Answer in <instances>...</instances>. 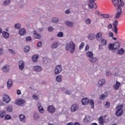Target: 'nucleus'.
I'll list each match as a JSON object with an SVG mask.
<instances>
[{"mask_svg":"<svg viewBox=\"0 0 125 125\" xmlns=\"http://www.w3.org/2000/svg\"><path fill=\"white\" fill-rule=\"evenodd\" d=\"M65 49L67 50L70 49V52L73 54L75 50V44L73 42H70V43H67L66 44Z\"/></svg>","mask_w":125,"mask_h":125,"instance_id":"f257e3e1","label":"nucleus"},{"mask_svg":"<svg viewBox=\"0 0 125 125\" xmlns=\"http://www.w3.org/2000/svg\"><path fill=\"white\" fill-rule=\"evenodd\" d=\"M5 120H11V116L10 115L7 114L6 115V111H1L0 114V118H3L4 117Z\"/></svg>","mask_w":125,"mask_h":125,"instance_id":"f03ea898","label":"nucleus"},{"mask_svg":"<svg viewBox=\"0 0 125 125\" xmlns=\"http://www.w3.org/2000/svg\"><path fill=\"white\" fill-rule=\"evenodd\" d=\"M79 109V106L77 104H75L71 105V112L74 113V112H76L78 111Z\"/></svg>","mask_w":125,"mask_h":125,"instance_id":"7ed1b4c3","label":"nucleus"},{"mask_svg":"<svg viewBox=\"0 0 125 125\" xmlns=\"http://www.w3.org/2000/svg\"><path fill=\"white\" fill-rule=\"evenodd\" d=\"M96 0H89L90 4H89V6L91 8V9H96L97 6V5L95 3H93L94 1Z\"/></svg>","mask_w":125,"mask_h":125,"instance_id":"20e7f679","label":"nucleus"},{"mask_svg":"<svg viewBox=\"0 0 125 125\" xmlns=\"http://www.w3.org/2000/svg\"><path fill=\"white\" fill-rule=\"evenodd\" d=\"M124 113V110L122 108H118L115 112V115L117 117H120Z\"/></svg>","mask_w":125,"mask_h":125,"instance_id":"39448f33","label":"nucleus"},{"mask_svg":"<svg viewBox=\"0 0 125 125\" xmlns=\"http://www.w3.org/2000/svg\"><path fill=\"white\" fill-rule=\"evenodd\" d=\"M3 101L6 103H9L11 101V98L9 97L8 95H4L3 97Z\"/></svg>","mask_w":125,"mask_h":125,"instance_id":"423d86ee","label":"nucleus"},{"mask_svg":"<svg viewBox=\"0 0 125 125\" xmlns=\"http://www.w3.org/2000/svg\"><path fill=\"white\" fill-rule=\"evenodd\" d=\"M25 103L24 100L21 99H19L16 101V104L19 105V106H21V105H23Z\"/></svg>","mask_w":125,"mask_h":125,"instance_id":"0eeeda50","label":"nucleus"},{"mask_svg":"<svg viewBox=\"0 0 125 125\" xmlns=\"http://www.w3.org/2000/svg\"><path fill=\"white\" fill-rule=\"evenodd\" d=\"M55 108L52 105H49L47 108V111H48V112L51 114H53V113H55Z\"/></svg>","mask_w":125,"mask_h":125,"instance_id":"6e6552de","label":"nucleus"},{"mask_svg":"<svg viewBox=\"0 0 125 125\" xmlns=\"http://www.w3.org/2000/svg\"><path fill=\"white\" fill-rule=\"evenodd\" d=\"M62 70V66L60 65H58L56 67L55 69V73L56 74L60 73Z\"/></svg>","mask_w":125,"mask_h":125,"instance_id":"1a4fd4ad","label":"nucleus"},{"mask_svg":"<svg viewBox=\"0 0 125 125\" xmlns=\"http://www.w3.org/2000/svg\"><path fill=\"white\" fill-rule=\"evenodd\" d=\"M34 38L35 39H40L42 38L41 35L39 33H37L36 31L34 30L33 32Z\"/></svg>","mask_w":125,"mask_h":125,"instance_id":"9d476101","label":"nucleus"},{"mask_svg":"<svg viewBox=\"0 0 125 125\" xmlns=\"http://www.w3.org/2000/svg\"><path fill=\"white\" fill-rule=\"evenodd\" d=\"M37 105H38V108L40 113L41 114H43L44 112V108L42 107V106H41V104L39 103Z\"/></svg>","mask_w":125,"mask_h":125,"instance_id":"9b49d317","label":"nucleus"},{"mask_svg":"<svg viewBox=\"0 0 125 125\" xmlns=\"http://www.w3.org/2000/svg\"><path fill=\"white\" fill-rule=\"evenodd\" d=\"M112 2L115 7L118 6V8H121V5L120 4H119V0H112Z\"/></svg>","mask_w":125,"mask_h":125,"instance_id":"f8f14e48","label":"nucleus"},{"mask_svg":"<svg viewBox=\"0 0 125 125\" xmlns=\"http://www.w3.org/2000/svg\"><path fill=\"white\" fill-rule=\"evenodd\" d=\"M10 69V68H9V65H7V64L5 65L2 68V70L5 72H9Z\"/></svg>","mask_w":125,"mask_h":125,"instance_id":"ddd939ff","label":"nucleus"},{"mask_svg":"<svg viewBox=\"0 0 125 125\" xmlns=\"http://www.w3.org/2000/svg\"><path fill=\"white\" fill-rule=\"evenodd\" d=\"M19 69L22 70L24 67V63L22 61H20L19 62Z\"/></svg>","mask_w":125,"mask_h":125,"instance_id":"4468645a","label":"nucleus"},{"mask_svg":"<svg viewBox=\"0 0 125 125\" xmlns=\"http://www.w3.org/2000/svg\"><path fill=\"white\" fill-rule=\"evenodd\" d=\"M95 38H96L97 41H101L103 39L102 34L99 32L95 36Z\"/></svg>","mask_w":125,"mask_h":125,"instance_id":"2eb2a0df","label":"nucleus"},{"mask_svg":"<svg viewBox=\"0 0 125 125\" xmlns=\"http://www.w3.org/2000/svg\"><path fill=\"white\" fill-rule=\"evenodd\" d=\"M82 103L83 105H87L89 103V100L87 98H83L82 100Z\"/></svg>","mask_w":125,"mask_h":125,"instance_id":"dca6fc26","label":"nucleus"},{"mask_svg":"<svg viewBox=\"0 0 125 125\" xmlns=\"http://www.w3.org/2000/svg\"><path fill=\"white\" fill-rule=\"evenodd\" d=\"M105 83L104 79L101 80L99 81L98 85L99 87L102 86Z\"/></svg>","mask_w":125,"mask_h":125,"instance_id":"f3484780","label":"nucleus"},{"mask_svg":"<svg viewBox=\"0 0 125 125\" xmlns=\"http://www.w3.org/2000/svg\"><path fill=\"white\" fill-rule=\"evenodd\" d=\"M96 38L94 34H90L88 35V38L89 40H94Z\"/></svg>","mask_w":125,"mask_h":125,"instance_id":"a211bd4d","label":"nucleus"},{"mask_svg":"<svg viewBox=\"0 0 125 125\" xmlns=\"http://www.w3.org/2000/svg\"><path fill=\"white\" fill-rule=\"evenodd\" d=\"M98 121L100 125H104V120L103 116H100L98 119Z\"/></svg>","mask_w":125,"mask_h":125,"instance_id":"6ab92c4d","label":"nucleus"},{"mask_svg":"<svg viewBox=\"0 0 125 125\" xmlns=\"http://www.w3.org/2000/svg\"><path fill=\"white\" fill-rule=\"evenodd\" d=\"M20 120L21 122H22L23 123H25L26 121L25 117L23 114H21L19 116Z\"/></svg>","mask_w":125,"mask_h":125,"instance_id":"aec40b11","label":"nucleus"},{"mask_svg":"<svg viewBox=\"0 0 125 125\" xmlns=\"http://www.w3.org/2000/svg\"><path fill=\"white\" fill-rule=\"evenodd\" d=\"M121 85V83L118 81H116V84L114 85V89L115 90H118Z\"/></svg>","mask_w":125,"mask_h":125,"instance_id":"412c9836","label":"nucleus"},{"mask_svg":"<svg viewBox=\"0 0 125 125\" xmlns=\"http://www.w3.org/2000/svg\"><path fill=\"white\" fill-rule=\"evenodd\" d=\"M113 47H114V49L115 50H117L119 49L120 48V44L118 42H116L113 44Z\"/></svg>","mask_w":125,"mask_h":125,"instance_id":"4be33fe9","label":"nucleus"},{"mask_svg":"<svg viewBox=\"0 0 125 125\" xmlns=\"http://www.w3.org/2000/svg\"><path fill=\"white\" fill-rule=\"evenodd\" d=\"M7 112H12L13 110V105L12 104L9 105L6 107Z\"/></svg>","mask_w":125,"mask_h":125,"instance_id":"5701e85b","label":"nucleus"},{"mask_svg":"<svg viewBox=\"0 0 125 125\" xmlns=\"http://www.w3.org/2000/svg\"><path fill=\"white\" fill-rule=\"evenodd\" d=\"M13 83H12V80H9L7 83V86L8 87V88H10V87H11V86L13 85Z\"/></svg>","mask_w":125,"mask_h":125,"instance_id":"b1692460","label":"nucleus"},{"mask_svg":"<svg viewBox=\"0 0 125 125\" xmlns=\"http://www.w3.org/2000/svg\"><path fill=\"white\" fill-rule=\"evenodd\" d=\"M108 95V93L107 92L104 93V94H102L100 98L101 100H103V99H105V98H106V97H107Z\"/></svg>","mask_w":125,"mask_h":125,"instance_id":"393cba45","label":"nucleus"},{"mask_svg":"<svg viewBox=\"0 0 125 125\" xmlns=\"http://www.w3.org/2000/svg\"><path fill=\"white\" fill-rule=\"evenodd\" d=\"M26 34V32L24 29L21 28L19 31V34L21 36H23Z\"/></svg>","mask_w":125,"mask_h":125,"instance_id":"a878e982","label":"nucleus"},{"mask_svg":"<svg viewBox=\"0 0 125 125\" xmlns=\"http://www.w3.org/2000/svg\"><path fill=\"white\" fill-rule=\"evenodd\" d=\"M86 56L87 57L90 59L93 57V54L92 52L88 51L86 53Z\"/></svg>","mask_w":125,"mask_h":125,"instance_id":"bb28decb","label":"nucleus"},{"mask_svg":"<svg viewBox=\"0 0 125 125\" xmlns=\"http://www.w3.org/2000/svg\"><path fill=\"white\" fill-rule=\"evenodd\" d=\"M119 12L116 15V18L118 19L120 17L122 14V9L120 8H118Z\"/></svg>","mask_w":125,"mask_h":125,"instance_id":"cd10ccee","label":"nucleus"},{"mask_svg":"<svg viewBox=\"0 0 125 125\" xmlns=\"http://www.w3.org/2000/svg\"><path fill=\"white\" fill-rule=\"evenodd\" d=\"M33 69L35 71L39 72L42 70V68L39 66H35L33 67Z\"/></svg>","mask_w":125,"mask_h":125,"instance_id":"c85d7f7f","label":"nucleus"},{"mask_svg":"<svg viewBox=\"0 0 125 125\" xmlns=\"http://www.w3.org/2000/svg\"><path fill=\"white\" fill-rule=\"evenodd\" d=\"M58 45H59L58 42H53L52 44L51 48L53 49L56 48L58 46Z\"/></svg>","mask_w":125,"mask_h":125,"instance_id":"c756f323","label":"nucleus"},{"mask_svg":"<svg viewBox=\"0 0 125 125\" xmlns=\"http://www.w3.org/2000/svg\"><path fill=\"white\" fill-rule=\"evenodd\" d=\"M2 35H3V37L6 39L8 38V37H9V33H7L6 32H3Z\"/></svg>","mask_w":125,"mask_h":125,"instance_id":"7c9ffc66","label":"nucleus"},{"mask_svg":"<svg viewBox=\"0 0 125 125\" xmlns=\"http://www.w3.org/2000/svg\"><path fill=\"white\" fill-rule=\"evenodd\" d=\"M65 24H66L67 26H68L69 27H72L73 25L74 24L73 22H69L68 21H66Z\"/></svg>","mask_w":125,"mask_h":125,"instance_id":"2f4dec72","label":"nucleus"},{"mask_svg":"<svg viewBox=\"0 0 125 125\" xmlns=\"http://www.w3.org/2000/svg\"><path fill=\"white\" fill-rule=\"evenodd\" d=\"M39 56L38 55H34L32 58V61L33 62H36L38 61Z\"/></svg>","mask_w":125,"mask_h":125,"instance_id":"473e14b6","label":"nucleus"},{"mask_svg":"<svg viewBox=\"0 0 125 125\" xmlns=\"http://www.w3.org/2000/svg\"><path fill=\"white\" fill-rule=\"evenodd\" d=\"M90 62L92 63H95V62H96V61H97V59L95 57L93 58V57L92 58H91L90 59Z\"/></svg>","mask_w":125,"mask_h":125,"instance_id":"72a5a7b5","label":"nucleus"},{"mask_svg":"<svg viewBox=\"0 0 125 125\" xmlns=\"http://www.w3.org/2000/svg\"><path fill=\"white\" fill-rule=\"evenodd\" d=\"M89 104H90L91 106V108L92 109H94V103L93 102V101L92 100H89Z\"/></svg>","mask_w":125,"mask_h":125,"instance_id":"f704fd0d","label":"nucleus"},{"mask_svg":"<svg viewBox=\"0 0 125 125\" xmlns=\"http://www.w3.org/2000/svg\"><path fill=\"white\" fill-rule=\"evenodd\" d=\"M101 43L103 45H105L107 44V41L104 39H102L101 40Z\"/></svg>","mask_w":125,"mask_h":125,"instance_id":"c9c22d12","label":"nucleus"},{"mask_svg":"<svg viewBox=\"0 0 125 125\" xmlns=\"http://www.w3.org/2000/svg\"><path fill=\"white\" fill-rule=\"evenodd\" d=\"M33 117H34V120H39V116L38 114L37 113H36V112H35L34 113Z\"/></svg>","mask_w":125,"mask_h":125,"instance_id":"e433bc0d","label":"nucleus"},{"mask_svg":"<svg viewBox=\"0 0 125 125\" xmlns=\"http://www.w3.org/2000/svg\"><path fill=\"white\" fill-rule=\"evenodd\" d=\"M30 50V47L28 46H26L24 48V50L25 52H28Z\"/></svg>","mask_w":125,"mask_h":125,"instance_id":"4c0bfd02","label":"nucleus"},{"mask_svg":"<svg viewBox=\"0 0 125 125\" xmlns=\"http://www.w3.org/2000/svg\"><path fill=\"white\" fill-rule=\"evenodd\" d=\"M119 24L117 21H115L113 22V25L114 28H117L118 25Z\"/></svg>","mask_w":125,"mask_h":125,"instance_id":"58836bf2","label":"nucleus"},{"mask_svg":"<svg viewBox=\"0 0 125 125\" xmlns=\"http://www.w3.org/2000/svg\"><path fill=\"white\" fill-rule=\"evenodd\" d=\"M56 80L57 81H58V82H61L62 81V77L61 76L59 75L56 77Z\"/></svg>","mask_w":125,"mask_h":125,"instance_id":"ea45409f","label":"nucleus"},{"mask_svg":"<svg viewBox=\"0 0 125 125\" xmlns=\"http://www.w3.org/2000/svg\"><path fill=\"white\" fill-rule=\"evenodd\" d=\"M125 53V50L122 48L118 51V53L119 54H123Z\"/></svg>","mask_w":125,"mask_h":125,"instance_id":"a19ab883","label":"nucleus"},{"mask_svg":"<svg viewBox=\"0 0 125 125\" xmlns=\"http://www.w3.org/2000/svg\"><path fill=\"white\" fill-rule=\"evenodd\" d=\"M10 3V0H6L3 3V5H6Z\"/></svg>","mask_w":125,"mask_h":125,"instance_id":"79ce46f5","label":"nucleus"},{"mask_svg":"<svg viewBox=\"0 0 125 125\" xmlns=\"http://www.w3.org/2000/svg\"><path fill=\"white\" fill-rule=\"evenodd\" d=\"M21 27V26L20 24H19V23H17L15 25V28L16 29H20Z\"/></svg>","mask_w":125,"mask_h":125,"instance_id":"37998d69","label":"nucleus"},{"mask_svg":"<svg viewBox=\"0 0 125 125\" xmlns=\"http://www.w3.org/2000/svg\"><path fill=\"white\" fill-rule=\"evenodd\" d=\"M108 47L110 50H113L114 49V44H109L108 45Z\"/></svg>","mask_w":125,"mask_h":125,"instance_id":"c03bdc74","label":"nucleus"},{"mask_svg":"<svg viewBox=\"0 0 125 125\" xmlns=\"http://www.w3.org/2000/svg\"><path fill=\"white\" fill-rule=\"evenodd\" d=\"M52 22L55 23H57L58 22V19L56 18H53Z\"/></svg>","mask_w":125,"mask_h":125,"instance_id":"a18cd8bd","label":"nucleus"},{"mask_svg":"<svg viewBox=\"0 0 125 125\" xmlns=\"http://www.w3.org/2000/svg\"><path fill=\"white\" fill-rule=\"evenodd\" d=\"M110 105V104L109 102H107L105 104V107H106V108H109Z\"/></svg>","mask_w":125,"mask_h":125,"instance_id":"49530a36","label":"nucleus"},{"mask_svg":"<svg viewBox=\"0 0 125 125\" xmlns=\"http://www.w3.org/2000/svg\"><path fill=\"white\" fill-rule=\"evenodd\" d=\"M91 22V21L90 19H87L85 20V23L86 24H90Z\"/></svg>","mask_w":125,"mask_h":125,"instance_id":"de8ad7c7","label":"nucleus"},{"mask_svg":"<svg viewBox=\"0 0 125 125\" xmlns=\"http://www.w3.org/2000/svg\"><path fill=\"white\" fill-rule=\"evenodd\" d=\"M101 16H103L104 18H108L109 17V15L108 14H101Z\"/></svg>","mask_w":125,"mask_h":125,"instance_id":"09e8293b","label":"nucleus"},{"mask_svg":"<svg viewBox=\"0 0 125 125\" xmlns=\"http://www.w3.org/2000/svg\"><path fill=\"white\" fill-rule=\"evenodd\" d=\"M48 30L49 32H51L54 30V28L52 26H49L48 28Z\"/></svg>","mask_w":125,"mask_h":125,"instance_id":"8fccbe9b","label":"nucleus"},{"mask_svg":"<svg viewBox=\"0 0 125 125\" xmlns=\"http://www.w3.org/2000/svg\"><path fill=\"white\" fill-rule=\"evenodd\" d=\"M63 36V33H62V32H59L58 34V35H57V36L58 37H62V36Z\"/></svg>","mask_w":125,"mask_h":125,"instance_id":"3c124183","label":"nucleus"},{"mask_svg":"<svg viewBox=\"0 0 125 125\" xmlns=\"http://www.w3.org/2000/svg\"><path fill=\"white\" fill-rule=\"evenodd\" d=\"M32 40L31 37H28L26 38V41L27 42H30Z\"/></svg>","mask_w":125,"mask_h":125,"instance_id":"603ef678","label":"nucleus"},{"mask_svg":"<svg viewBox=\"0 0 125 125\" xmlns=\"http://www.w3.org/2000/svg\"><path fill=\"white\" fill-rule=\"evenodd\" d=\"M33 98H34V99H35V100H37L39 99L38 97L36 95H33Z\"/></svg>","mask_w":125,"mask_h":125,"instance_id":"864d4df0","label":"nucleus"},{"mask_svg":"<svg viewBox=\"0 0 125 125\" xmlns=\"http://www.w3.org/2000/svg\"><path fill=\"white\" fill-rule=\"evenodd\" d=\"M83 46H84V43L83 42H82L80 46V49H83Z\"/></svg>","mask_w":125,"mask_h":125,"instance_id":"5fc2aeb1","label":"nucleus"},{"mask_svg":"<svg viewBox=\"0 0 125 125\" xmlns=\"http://www.w3.org/2000/svg\"><path fill=\"white\" fill-rule=\"evenodd\" d=\"M9 51L11 52L12 54H15V51H13V50L11 49H9Z\"/></svg>","mask_w":125,"mask_h":125,"instance_id":"6e6d98bb","label":"nucleus"},{"mask_svg":"<svg viewBox=\"0 0 125 125\" xmlns=\"http://www.w3.org/2000/svg\"><path fill=\"white\" fill-rule=\"evenodd\" d=\"M106 75L108 76L111 75V74L109 71H107L106 73Z\"/></svg>","mask_w":125,"mask_h":125,"instance_id":"4d7b16f0","label":"nucleus"},{"mask_svg":"<svg viewBox=\"0 0 125 125\" xmlns=\"http://www.w3.org/2000/svg\"><path fill=\"white\" fill-rule=\"evenodd\" d=\"M114 31L115 32V33L117 34H118V28L117 27H114Z\"/></svg>","mask_w":125,"mask_h":125,"instance_id":"13d9d810","label":"nucleus"},{"mask_svg":"<svg viewBox=\"0 0 125 125\" xmlns=\"http://www.w3.org/2000/svg\"><path fill=\"white\" fill-rule=\"evenodd\" d=\"M42 45V43L41 42H40L38 43L37 46L38 47H41Z\"/></svg>","mask_w":125,"mask_h":125,"instance_id":"bf43d9fd","label":"nucleus"},{"mask_svg":"<svg viewBox=\"0 0 125 125\" xmlns=\"http://www.w3.org/2000/svg\"><path fill=\"white\" fill-rule=\"evenodd\" d=\"M109 37H113V34L112 32H110V33H109Z\"/></svg>","mask_w":125,"mask_h":125,"instance_id":"052dcab7","label":"nucleus"},{"mask_svg":"<svg viewBox=\"0 0 125 125\" xmlns=\"http://www.w3.org/2000/svg\"><path fill=\"white\" fill-rule=\"evenodd\" d=\"M112 24H109L108 25V26H107V28H108V29H110V28H112Z\"/></svg>","mask_w":125,"mask_h":125,"instance_id":"680f3d73","label":"nucleus"},{"mask_svg":"<svg viewBox=\"0 0 125 125\" xmlns=\"http://www.w3.org/2000/svg\"><path fill=\"white\" fill-rule=\"evenodd\" d=\"M120 0V3H121V5L123 6L124 5V2L122 1L121 0Z\"/></svg>","mask_w":125,"mask_h":125,"instance_id":"e2e57ef3","label":"nucleus"},{"mask_svg":"<svg viewBox=\"0 0 125 125\" xmlns=\"http://www.w3.org/2000/svg\"><path fill=\"white\" fill-rule=\"evenodd\" d=\"M70 12V10H66L65 11V14H68Z\"/></svg>","mask_w":125,"mask_h":125,"instance_id":"0e129e2a","label":"nucleus"},{"mask_svg":"<svg viewBox=\"0 0 125 125\" xmlns=\"http://www.w3.org/2000/svg\"><path fill=\"white\" fill-rule=\"evenodd\" d=\"M89 46L88 45H86V47H85V51H87L88 49H89Z\"/></svg>","mask_w":125,"mask_h":125,"instance_id":"69168bd1","label":"nucleus"},{"mask_svg":"<svg viewBox=\"0 0 125 125\" xmlns=\"http://www.w3.org/2000/svg\"><path fill=\"white\" fill-rule=\"evenodd\" d=\"M74 125H81L78 122H76L74 124Z\"/></svg>","mask_w":125,"mask_h":125,"instance_id":"338daca9","label":"nucleus"},{"mask_svg":"<svg viewBox=\"0 0 125 125\" xmlns=\"http://www.w3.org/2000/svg\"><path fill=\"white\" fill-rule=\"evenodd\" d=\"M67 125H73V123L72 122H70L67 123Z\"/></svg>","mask_w":125,"mask_h":125,"instance_id":"774afa93","label":"nucleus"}]
</instances>
